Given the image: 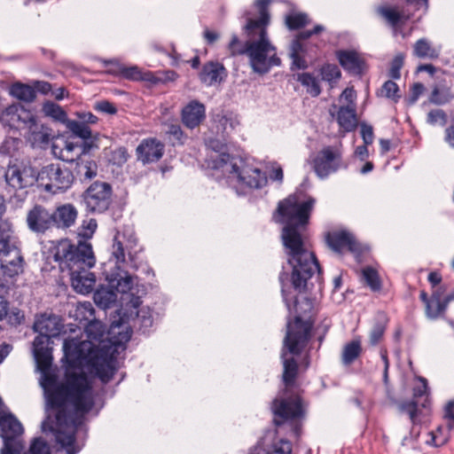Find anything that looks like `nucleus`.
Returning <instances> with one entry per match:
<instances>
[{
	"instance_id": "f03ea898",
	"label": "nucleus",
	"mask_w": 454,
	"mask_h": 454,
	"mask_svg": "<svg viewBox=\"0 0 454 454\" xmlns=\"http://www.w3.org/2000/svg\"><path fill=\"white\" fill-rule=\"evenodd\" d=\"M302 196V192H296L279 201L273 215L276 223L284 224L281 239L287 263L292 268L290 276L286 271L279 274L282 294L288 309L290 303L284 289L286 282L290 280L293 287L299 293L311 292L315 282L319 289L322 286V270L303 235L315 200L309 197L301 201Z\"/></svg>"
},
{
	"instance_id": "423d86ee",
	"label": "nucleus",
	"mask_w": 454,
	"mask_h": 454,
	"mask_svg": "<svg viewBox=\"0 0 454 454\" xmlns=\"http://www.w3.org/2000/svg\"><path fill=\"white\" fill-rule=\"evenodd\" d=\"M53 258L62 273H77L81 270H90L96 262L92 247L86 241L72 243L64 239L53 247Z\"/></svg>"
},
{
	"instance_id": "6ab92c4d",
	"label": "nucleus",
	"mask_w": 454,
	"mask_h": 454,
	"mask_svg": "<svg viewBox=\"0 0 454 454\" xmlns=\"http://www.w3.org/2000/svg\"><path fill=\"white\" fill-rule=\"evenodd\" d=\"M328 246L335 252H341L347 248L352 253L360 251V245L355 237L348 231H340L328 233L326 237Z\"/></svg>"
},
{
	"instance_id": "680f3d73",
	"label": "nucleus",
	"mask_w": 454,
	"mask_h": 454,
	"mask_svg": "<svg viewBox=\"0 0 454 454\" xmlns=\"http://www.w3.org/2000/svg\"><path fill=\"white\" fill-rule=\"evenodd\" d=\"M425 90V87L422 83L417 82L414 83L411 90V96L409 98L410 104H414L419 98V96L423 93Z\"/></svg>"
},
{
	"instance_id": "9b49d317",
	"label": "nucleus",
	"mask_w": 454,
	"mask_h": 454,
	"mask_svg": "<svg viewBox=\"0 0 454 454\" xmlns=\"http://www.w3.org/2000/svg\"><path fill=\"white\" fill-rule=\"evenodd\" d=\"M230 173L237 177L239 184L251 189H259L267 183V177L260 168L253 167L243 161L240 165L232 163L231 165Z\"/></svg>"
},
{
	"instance_id": "13d9d810",
	"label": "nucleus",
	"mask_w": 454,
	"mask_h": 454,
	"mask_svg": "<svg viewBox=\"0 0 454 454\" xmlns=\"http://www.w3.org/2000/svg\"><path fill=\"white\" fill-rule=\"evenodd\" d=\"M95 109L108 114H114L117 112L115 106L107 100L97 102L95 105Z\"/></svg>"
},
{
	"instance_id": "4be33fe9",
	"label": "nucleus",
	"mask_w": 454,
	"mask_h": 454,
	"mask_svg": "<svg viewBox=\"0 0 454 454\" xmlns=\"http://www.w3.org/2000/svg\"><path fill=\"white\" fill-rule=\"evenodd\" d=\"M94 309L90 302H83L80 303L75 309V317L76 319L87 320L89 321V325L86 327V332L89 337H92L94 339H98L102 337L103 331L101 329H98V327L101 328V324L98 321H94Z\"/></svg>"
},
{
	"instance_id": "bb28decb",
	"label": "nucleus",
	"mask_w": 454,
	"mask_h": 454,
	"mask_svg": "<svg viewBox=\"0 0 454 454\" xmlns=\"http://www.w3.org/2000/svg\"><path fill=\"white\" fill-rule=\"evenodd\" d=\"M336 120L344 131L354 130L357 125L355 106H340L337 112Z\"/></svg>"
},
{
	"instance_id": "a878e982",
	"label": "nucleus",
	"mask_w": 454,
	"mask_h": 454,
	"mask_svg": "<svg viewBox=\"0 0 454 454\" xmlns=\"http://www.w3.org/2000/svg\"><path fill=\"white\" fill-rule=\"evenodd\" d=\"M225 76V67L223 64L217 61L206 63L200 73V79L201 82L207 86H211L216 82H221Z\"/></svg>"
},
{
	"instance_id": "4468645a",
	"label": "nucleus",
	"mask_w": 454,
	"mask_h": 454,
	"mask_svg": "<svg viewBox=\"0 0 454 454\" xmlns=\"http://www.w3.org/2000/svg\"><path fill=\"white\" fill-rule=\"evenodd\" d=\"M5 181L15 190L30 186L36 181L35 171L31 168L9 165L5 171Z\"/></svg>"
},
{
	"instance_id": "e2e57ef3",
	"label": "nucleus",
	"mask_w": 454,
	"mask_h": 454,
	"mask_svg": "<svg viewBox=\"0 0 454 454\" xmlns=\"http://www.w3.org/2000/svg\"><path fill=\"white\" fill-rule=\"evenodd\" d=\"M325 27L322 25H317L312 30H306L299 33L296 36L298 39L303 41L309 39L312 35L319 34L324 31Z\"/></svg>"
},
{
	"instance_id": "c03bdc74",
	"label": "nucleus",
	"mask_w": 454,
	"mask_h": 454,
	"mask_svg": "<svg viewBox=\"0 0 454 454\" xmlns=\"http://www.w3.org/2000/svg\"><path fill=\"white\" fill-rule=\"evenodd\" d=\"M308 16L304 13H295L286 16V24L290 30H295L308 24Z\"/></svg>"
},
{
	"instance_id": "a18cd8bd",
	"label": "nucleus",
	"mask_w": 454,
	"mask_h": 454,
	"mask_svg": "<svg viewBox=\"0 0 454 454\" xmlns=\"http://www.w3.org/2000/svg\"><path fill=\"white\" fill-rule=\"evenodd\" d=\"M43 113L58 121H64L67 114L65 111L53 102H47L43 106Z\"/></svg>"
},
{
	"instance_id": "39448f33",
	"label": "nucleus",
	"mask_w": 454,
	"mask_h": 454,
	"mask_svg": "<svg viewBox=\"0 0 454 454\" xmlns=\"http://www.w3.org/2000/svg\"><path fill=\"white\" fill-rule=\"evenodd\" d=\"M270 0H256L255 6L258 9L259 17L256 19L247 18L244 30L247 40L244 47L234 48L238 43V36L233 35L229 43V51L231 56L247 55L249 64L254 73L264 74L272 67L281 64V59L277 56L276 47L272 45L267 33V27L270 16L268 10Z\"/></svg>"
},
{
	"instance_id": "79ce46f5",
	"label": "nucleus",
	"mask_w": 454,
	"mask_h": 454,
	"mask_svg": "<svg viewBox=\"0 0 454 454\" xmlns=\"http://www.w3.org/2000/svg\"><path fill=\"white\" fill-rule=\"evenodd\" d=\"M362 278L365 284L374 292L380 290L381 283L378 272L371 268L366 267L362 271Z\"/></svg>"
},
{
	"instance_id": "6e6d98bb",
	"label": "nucleus",
	"mask_w": 454,
	"mask_h": 454,
	"mask_svg": "<svg viewBox=\"0 0 454 454\" xmlns=\"http://www.w3.org/2000/svg\"><path fill=\"white\" fill-rule=\"evenodd\" d=\"M444 420L448 424L449 430H454V401H450L445 406Z\"/></svg>"
},
{
	"instance_id": "20e7f679",
	"label": "nucleus",
	"mask_w": 454,
	"mask_h": 454,
	"mask_svg": "<svg viewBox=\"0 0 454 454\" xmlns=\"http://www.w3.org/2000/svg\"><path fill=\"white\" fill-rule=\"evenodd\" d=\"M137 239L135 235L130 234L129 237L125 233L117 232L114 236L111 249V259L115 260V269L110 272H106V279L111 288L122 294L121 301L125 303L130 311V317L135 314L132 318L134 326H138L139 330L144 333L152 327L153 319L149 309H137L141 305V296L134 293V278L122 266L129 265L130 268L137 270L138 267V253L141 249H137Z\"/></svg>"
},
{
	"instance_id": "2eb2a0df",
	"label": "nucleus",
	"mask_w": 454,
	"mask_h": 454,
	"mask_svg": "<svg viewBox=\"0 0 454 454\" xmlns=\"http://www.w3.org/2000/svg\"><path fill=\"white\" fill-rule=\"evenodd\" d=\"M52 213L42 205H35L27 215V223L30 231L44 233L53 226Z\"/></svg>"
},
{
	"instance_id": "3c124183",
	"label": "nucleus",
	"mask_w": 454,
	"mask_h": 454,
	"mask_svg": "<svg viewBox=\"0 0 454 454\" xmlns=\"http://www.w3.org/2000/svg\"><path fill=\"white\" fill-rule=\"evenodd\" d=\"M403 59L404 57L403 54H397L391 61L388 75L392 79H399L401 77L400 71L403 66Z\"/></svg>"
},
{
	"instance_id": "052dcab7",
	"label": "nucleus",
	"mask_w": 454,
	"mask_h": 454,
	"mask_svg": "<svg viewBox=\"0 0 454 454\" xmlns=\"http://www.w3.org/2000/svg\"><path fill=\"white\" fill-rule=\"evenodd\" d=\"M97 222L94 219H90L86 226L82 225V230L78 232L79 236L82 238H91L95 230L97 229Z\"/></svg>"
},
{
	"instance_id": "4c0bfd02",
	"label": "nucleus",
	"mask_w": 454,
	"mask_h": 454,
	"mask_svg": "<svg viewBox=\"0 0 454 454\" xmlns=\"http://www.w3.org/2000/svg\"><path fill=\"white\" fill-rule=\"evenodd\" d=\"M67 127L74 136L82 139L86 140L91 137L90 127L80 121L69 120L67 121Z\"/></svg>"
},
{
	"instance_id": "bf43d9fd",
	"label": "nucleus",
	"mask_w": 454,
	"mask_h": 454,
	"mask_svg": "<svg viewBox=\"0 0 454 454\" xmlns=\"http://www.w3.org/2000/svg\"><path fill=\"white\" fill-rule=\"evenodd\" d=\"M419 384L413 388V397L419 398L427 395V381L425 378H419Z\"/></svg>"
},
{
	"instance_id": "c9c22d12",
	"label": "nucleus",
	"mask_w": 454,
	"mask_h": 454,
	"mask_svg": "<svg viewBox=\"0 0 454 454\" xmlns=\"http://www.w3.org/2000/svg\"><path fill=\"white\" fill-rule=\"evenodd\" d=\"M297 81L307 88V92L312 97H317L321 93V88L317 80L309 73L298 74Z\"/></svg>"
},
{
	"instance_id": "c756f323",
	"label": "nucleus",
	"mask_w": 454,
	"mask_h": 454,
	"mask_svg": "<svg viewBox=\"0 0 454 454\" xmlns=\"http://www.w3.org/2000/svg\"><path fill=\"white\" fill-rule=\"evenodd\" d=\"M93 299L95 303L101 309H108L115 302L117 295L112 289L100 287L94 293Z\"/></svg>"
},
{
	"instance_id": "58836bf2",
	"label": "nucleus",
	"mask_w": 454,
	"mask_h": 454,
	"mask_svg": "<svg viewBox=\"0 0 454 454\" xmlns=\"http://www.w3.org/2000/svg\"><path fill=\"white\" fill-rule=\"evenodd\" d=\"M387 327V321L384 317H380L374 323L370 334L369 342L372 346H376L382 339Z\"/></svg>"
},
{
	"instance_id": "412c9836",
	"label": "nucleus",
	"mask_w": 454,
	"mask_h": 454,
	"mask_svg": "<svg viewBox=\"0 0 454 454\" xmlns=\"http://www.w3.org/2000/svg\"><path fill=\"white\" fill-rule=\"evenodd\" d=\"M26 129H27V140L33 147H44L49 144L51 137V129L39 123L36 117Z\"/></svg>"
},
{
	"instance_id": "09e8293b",
	"label": "nucleus",
	"mask_w": 454,
	"mask_h": 454,
	"mask_svg": "<svg viewBox=\"0 0 454 454\" xmlns=\"http://www.w3.org/2000/svg\"><path fill=\"white\" fill-rule=\"evenodd\" d=\"M23 454H51L50 447L42 438H36L31 443L28 452Z\"/></svg>"
},
{
	"instance_id": "de8ad7c7",
	"label": "nucleus",
	"mask_w": 454,
	"mask_h": 454,
	"mask_svg": "<svg viewBox=\"0 0 454 454\" xmlns=\"http://www.w3.org/2000/svg\"><path fill=\"white\" fill-rule=\"evenodd\" d=\"M427 121L431 125L439 124L444 126L447 123L448 116L443 110L434 109L427 114Z\"/></svg>"
},
{
	"instance_id": "8fccbe9b",
	"label": "nucleus",
	"mask_w": 454,
	"mask_h": 454,
	"mask_svg": "<svg viewBox=\"0 0 454 454\" xmlns=\"http://www.w3.org/2000/svg\"><path fill=\"white\" fill-rule=\"evenodd\" d=\"M400 409L402 411L406 412L412 424H416L418 422V403L416 401L404 402L400 405Z\"/></svg>"
},
{
	"instance_id": "5701e85b",
	"label": "nucleus",
	"mask_w": 454,
	"mask_h": 454,
	"mask_svg": "<svg viewBox=\"0 0 454 454\" xmlns=\"http://www.w3.org/2000/svg\"><path fill=\"white\" fill-rule=\"evenodd\" d=\"M340 65L348 73L356 75L362 74L365 67L364 60L354 51H338L336 52Z\"/></svg>"
},
{
	"instance_id": "338daca9",
	"label": "nucleus",
	"mask_w": 454,
	"mask_h": 454,
	"mask_svg": "<svg viewBox=\"0 0 454 454\" xmlns=\"http://www.w3.org/2000/svg\"><path fill=\"white\" fill-rule=\"evenodd\" d=\"M81 122L88 124H95L98 121V117L91 113H81L78 114Z\"/></svg>"
},
{
	"instance_id": "69168bd1",
	"label": "nucleus",
	"mask_w": 454,
	"mask_h": 454,
	"mask_svg": "<svg viewBox=\"0 0 454 454\" xmlns=\"http://www.w3.org/2000/svg\"><path fill=\"white\" fill-rule=\"evenodd\" d=\"M33 88L43 94H48L51 90V85L48 82L36 81L34 82Z\"/></svg>"
},
{
	"instance_id": "aec40b11",
	"label": "nucleus",
	"mask_w": 454,
	"mask_h": 454,
	"mask_svg": "<svg viewBox=\"0 0 454 454\" xmlns=\"http://www.w3.org/2000/svg\"><path fill=\"white\" fill-rule=\"evenodd\" d=\"M163 152L164 145L155 138L143 140L137 148V158L143 163L158 161Z\"/></svg>"
},
{
	"instance_id": "0e129e2a",
	"label": "nucleus",
	"mask_w": 454,
	"mask_h": 454,
	"mask_svg": "<svg viewBox=\"0 0 454 454\" xmlns=\"http://www.w3.org/2000/svg\"><path fill=\"white\" fill-rule=\"evenodd\" d=\"M290 58L292 59V69H305L307 68V61L301 56V54L298 55H291Z\"/></svg>"
},
{
	"instance_id": "b1692460",
	"label": "nucleus",
	"mask_w": 454,
	"mask_h": 454,
	"mask_svg": "<svg viewBox=\"0 0 454 454\" xmlns=\"http://www.w3.org/2000/svg\"><path fill=\"white\" fill-rule=\"evenodd\" d=\"M78 216V211L72 204H64L58 207L52 213L53 226L66 229L74 224Z\"/></svg>"
},
{
	"instance_id": "6e6552de",
	"label": "nucleus",
	"mask_w": 454,
	"mask_h": 454,
	"mask_svg": "<svg viewBox=\"0 0 454 454\" xmlns=\"http://www.w3.org/2000/svg\"><path fill=\"white\" fill-rule=\"evenodd\" d=\"M22 433V425L13 415L1 416L0 436L4 441V446L0 450V454H20L24 448Z\"/></svg>"
},
{
	"instance_id": "1a4fd4ad",
	"label": "nucleus",
	"mask_w": 454,
	"mask_h": 454,
	"mask_svg": "<svg viewBox=\"0 0 454 454\" xmlns=\"http://www.w3.org/2000/svg\"><path fill=\"white\" fill-rule=\"evenodd\" d=\"M86 210L90 213H103L112 203V187L106 182H94L82 194Z\"/></svg>"
},
{
	"instance_id": "f8f14e48",
	"label": "nucleus",
	"mask_w": 454,
	"mask_h": 454,
	"mask_svg": "<svg viewBox=\"0 0 454 454\" xmlns=\"http://www.w3.org/2000/svg\"><path fill=\"white\" fill-rule=\"evenodd\" d=\"M0 267L3 274L14 278L23 272L24 259L17 246L0 250Z\"/></svg>"
},
{
	"instance_id": "f704fd0d",
	"label": "nucleus",
	"mask_w": 454,
	"mask_h": 454,
	"mask_svg": "<svg viewBox=\"0 0 454 454\" xmlns=\"http://www.w3.org/2000/svg\"><path fill=\"white\" fill-rule=\"evenodd\" d=\"M450 431L448 429V424L445 426H439L435 431L429 433L430 440L427 442V444L434 447H441L446 444L450 437Z\"/></svg>"
},
{
	"instance_id": "2f4dec72",
	"label": "nucleus",
	"mask_w": 454,
	"mask_h": 454,
	"mask_svg": "<svg viewBox=\"0 0 454 454\" xmlns=\"http://www.w3.org/2000/svg\"><path fill=\"white\" fill-rule=\"evenodd\" d=\"M16 246L12 223L8 220L0 219V250Z\"/></svg>"
},
{
	"instance_id": "dca6fc26",
	"label": "nucleus",
	"mask_w": 454,
	"mask_h": 454,
	"mask_svg": "<svg viewBox=\"0 0 454 454\" xmlns=\"http://www.w3.org/2000/svg\"><path fill=\"white\" fill-rule=\"evenodd\" d=\"M51 343V340L45 335L36 336L33 342L34 356L38 368L43 372H46L51 365L52 348L50 347Z\"/></svg>"
},
{
	"instance_id": "f257e3e1",
	"label": "nucleus",
	"mask_w": 454,
	"mask_h": 454,
	"mask_svg": "<svg viewBox=\"0 0 454 454\" xmlns=\"http://www.w3.org/2000/svg\"><path fill=\"white\" fill-rule=\"evenodd\" d=\"M84 346L74 340H65L63 351L67 368L63 381L57 383L52 377H46L42 384L48 413L42 422V430L51 433L59 445V450H65L67 454L79 452L80 449L74 444L76 430L95 405L92 381L81 366L86 361L91 372L103 383L109 382L115 373L112 358L90 347L85 355Z\"/></svg>"
},
{
	"instance_id": "5fc2aeb1",
	"label": "nucleus",
	"mask_w": 454,
	"mask_h": 454,
	"mask_svg": "<svg viewBox=\"0 0 454 454\" xmlns=\"http://www.w3.org/2000/svg\"><path fill=\"white\" fill-rule=\"evenodd\" d=\"M361 128V137L364 140V144L372 145L374 140V133L373 129L371 125L366 124L365 122H362L360 124Z\"/></svg>"
},
{
	"instance_id": "37998d69",
	"label": "nucleus",
	"mask_w": 454,
	"mask_h": 454,
	"mask_svg": "<svg viewBox=\"0 0 454 454\" xmlns=\"http://www.w3.org/2000/svg\"><path fill=\"white\" fill-rule=\"evenodd\" d=\"M78 173L87 180H90L97 176L98 166L94 160H82L77 165Z\"/></svg>"
},
{
	"instance_id": "ddd939ff",
	"label": "nucleus",
	"mask_w": 454,
	"mask_h": 454,
	"mask_svg": "<svg viewBox=\"0 0 454 454\" xmlns=\"http://www.w3.org/2000/svg\"><path fill=\"white\" fill-rule=\"evenodd\" d=\"M36 116L20 104H13L5 108L1 114V121L11 128L26 129Z\"/></svg>"
},
{
	"instance_id": "ea45409f",
	"label": "nucleus",
	"mask_w": 454,
	"mask_h": 454,
	"mask_svg": "<svg viewBox=\"0 0 454 454\" xmlns=\"http://www.w3.org/2000/svg\"><path fill=\"white\" fill-rule=\"evenodd\" d=\"M377 12L392 27H396L401 21L402 15L395 8L380 6Z\"/></svg>"
},
{
	"instance_id": "9d476101",
	"label": "nucleus",
	"mask_w": 454,
	"mask_h": 454,
	"mask_svg": "<svg viewBox=\"0 0 454 454\" xmlns=\"http://www.w3.org/2000/svg\"><path fill=\"white\" fill-rule=\"evenodd\" d=\"M342 154L339 148L324 147L314 159V170L320 178L336 172L341 165Z\"/></svg>"
},
{
	"instance_id": "7c9ffc66",
	"label": "nucleus",
	"mask_w": 454,
	"mask_h": 454,
	"mask_svg": "<svg viewBox=\"0 0 454 454\" xmlns=\"http://www.w3.org/2000/svg\"><path fill=\"white\" fill-rule=\"evenodd\" d=\"M413 52L417 57L421 59L428 58L433 59L439 56V51L432 47L429 41L425 38H421L415 43Z\"/></svg>"
},
{
	"instance_id": "473e14b6",
	"label": "nucleus",
	"mask_w": 454,
	"mask_h": 454,
	"mask_svg": "<svg viewBox=\"0 0 454 454\" xmlns=\"http://www.w3.org/2000/svg\"><path fill=\"white\" fill-rule=\"evenodd\" d=\"M362 348L360 340H354L351 342L346 344L343 348L341 360L343 364H351L361 354Z\"/></svg>"
},
{
	"instance_id": "a211bd4d",
	"label": "nucleus",
	"mask_w": 454,
	"mask_h": 454,
	"mask_svg": "<svg viewBox=\"0 0 454 454\" xmlns=\"http://www.w3.org/2000/svg\"><path fill=\"white\" fill-rule=\"evenodd\" d=\"M206 118V107L198 100L190 101L181 112V120L184 125L193 129L200 125Z\"/></svg>"
},
{
	"instance_id": "e433bc0d",
	"label": "nucleus",
	"mask_w": 454,
	"mask_h": 454,
	"mask_svg": "<svg viewBox=\"0 0 454 454\" xmlns=\"http://www.w3.org/2000/svg\"><path fill=\"white\" fill-rule=\"evenodd\" d=\"M454 98V95L449 88L434 87L429 97L430 103L437 106L445 105Z\"/></svg>"
},
{
	"instance_id": "c85d7f7f",
	"label": "nucleus",
	"mask_w": 454,
	"mask_h": 454,
	"mask_svg": "<svg viewBox=\"0 0 454 454\" xmlns=\"http://www.w3.org/2000/svg\"><path fill=\"white\" fill-rule=\"evenodd\" d=\"M10 94L25 102H32L36 97L33 87L21 82H15L10 88Z\"/></svg>"
},
{
	"instance_id": "0eeeda50",
	"label": "nucleus",
	"mask_w": 454,
	"mask_h": 454,
	"mask_svg": "<svg viewBox=\"0 0 454 454\" xmlns=\"http://www.w3.org/2000/svg\"><path fill=\"white\" fill-rule=\"evenodd\" d=\"M36 182L46 192L56 194L71 187L74 175L67 167L52 163L41 168L36 175Z\"/></svg>"
},
{
	"instance_id": "7ed1b4c3",
	"label": "nucleus",
	"mask_w": 454,
	"mask_h": 454,
	"mask_svg": "<svg viewBox=\"0 0 454 454\" xmlns=\"http://www.w3.org/2000/svg\"><path fill=\"white\" fill-rule=\"evenodd\" d=\"M304 306V312H310L312 302L305 298L301 303L295 300L294 308L297 315L294 322L287 324V332L284 339V347L281 351L283 364L282 381L285 386L283 396L275 398L272 402V411L275 415L276 426H280L287 420L301 418L304 414L301 399L299 395H288L296 388V380L299 374V365L294 357H287V353L299 356L306 347L309 338L314 321L311 316L302 315L301 306Z\"/></svg>"
},
{
	"instance_id": "4d7b16f0",
	"label": "nucleus",
	"mask_w": 454,
	"mask_h": 454,
	"mask_svg": "<svg viewBox=\"0 0 454 454\" xmlns=\"http://www.w3.org/2000/svg\"><path fill=\"white\" fill-rule=\"evenodd\" d=\"M121 75L127 79L140 81L142 71L137 67H123Z\"/></svg>"
},
{
	"instance_id": "393cba45",
	"label": "nucleus",
	"mask_w": 454,
	"mask_h": 454,
	"mask_svg": "<svg viewBox=\"0 0 454 454\" xmlns=\"http://www.w3.org/2000/svg\"><path fill=\"white\" fill-rule=\"evenodd\" d=\"M72 287L79 294H87L93 291L96 284L95 274L90 270H81L77 273L70 274Z\"/></svg>"
},
{
	"instance_id": "603ef678",
	"label": "nucleus",
	"mask_w": 454,
	"mask_h": 454,
	"mask_svg": "<svg viewBox=\"0 0 454 454\" xmlns=\"http://www.w3.org/2000/svg\"><path fill=\"white\" fill-rule=\"evenodd\" d=\"M292 443L287 440H280L275 442L272 450L267 454H292Z\"/></svg>"
},
{
	"instance_id": "f3484780",
	"label": "nucleus",
	"mask_w": 454,
	"mask_h": 454,
	"mask_svg": "<svg viewBox=\"0 0 454 454\" xmlns=\"http://www.w3.org/2000/svg\"><path fill=\"white\" fill-rule=\"evenodd\" d=\"M63 328L61 318L52 313L42 314L34 323V330L39 335H45L48 338L58 336Z\"/></svg>"
},
{
	"instance_id": "49530a36",
	"label": "nucleus",
	"mask_w": 454,
	"mask_h": 454,
	"mask_svg": "<svg viewBox=\"0 0 454 454\" xmlns=\"http://www.w3.org/2000/svg\"><path fill=\"white\" fill-rule=\"evenodd\" d=\"M398 85L395 82L390 80L385 82L380 89L381 96L386 97L387 98H391L395 102L400 98V95L398 94Z\"/></svg>"
},
{
	"instance_id": "a19ab883",
	"label": "nucleus",
	"mask_w": 454,
	"mask_h": 454,
	"mask_svg": "<svg viewBox=\"0 0 454 454\" xmlns=\"http://www.w3.org/2000/svg\"><path fill=\"white\" fill-rule=\"evenodd\" d=\"M319 73L322 80L328 82L329 83L337 82L341 76V72L335 64L323 65L319 69Z\"/></svg>"
},
{
	"instance_id": "cd10ccee",
	"label": "nucleus",
	"mask_w": 454,
	"mask_h": 454,
	"mask_svg": "<svg viewBox=\"0 0 454 454\" xmlns=\"http://www.w3.org/2000/svg\"><path fill=\"white\" fill-rule=\"evenodd\" d=\"M214 121L217 124L218 132L223 135H228L239 124L237 115L232 113L217 114L214 117Z\"/></svg>"
},
{
	"instance_id": "774afa93",
	"label": "nucleus",
	"mask_w": 454,
	"mask_h": 454,
	"mask_svg": "<svg viewBox=\"0 0 454 454\" xmlns=\"http://www.w3.org/2000/svg\"><path fill=\"white\" fill-rule=\"evenodd\" d=\"M303 51L304 48L301 40L298 39V37L296 36V38L293 41L291 44L290 56L301 54V52H303Z\"/></svg>"
},
{
	"instance_id": "72a5a7b5",
	"label": "nucleus",
	"mask_w": 454,
	"mask_h": 454,
	"mask_svg": "<svg viewBox=\"0 0 454 454\" xmlns=\"http://www.w3.org/2000/svg\"><path fill=\"white\" fill-rule=\"evenodd\" d=\"M425 307L427 317L432 320L443 317L447 309L446 303H444L443 300H438L433 297H430V301Z\"/></svg>"
},
{
	"instance_id": "864d4df0",
	"label": "nucleus",
	"mask_w": 454,
	"mask_h": 454,
	"mask_svg": "<svg viewBox=\"0 0 454 454\" xmlns=\"http://www.w3.org/2000/svg\"><path fill=\"white\" fill-rule=\"evenodd\" d=\"M128 156L126 148L119 147L112 152L110 160L115 165L121 166L127 161Z\"/></svg>"
}]
</instances>
